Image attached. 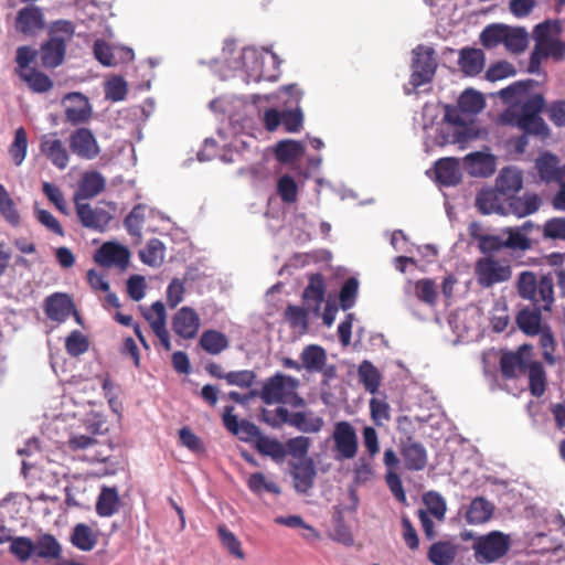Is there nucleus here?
Returning a JSON list of instances; mask_svg holds the SVG:
<instances>
[{
	"label": "nucleus",
	"instance_id": "f257e3e1",
	"mask_svg": "<svg viewBox=\"0 0 565 565\" xmlns=\"http://www.w3.org/2000/svg\"><path fill=\"white\" fill-rule=\"evenodd\" d=\"M545 106L543 95L529 97L521 107H510L501 115V122L520 128L525 135H534L542 139L550 136V129L540 113Z\"/></svg>",
	"mask_w": 565,
	"mask_h": 565
},
{
	"label": "nucleus",
	"instance_id": "f03ea898",
	"mask_svg": "<svg viewBox=\"0 0 565 565\" xmlns=\"http://www.w3.org/2000/svg\"><path fill=\"white\" fill-rule=\"evenodd\" d=\"M515 287L520 298L530 301L532 306L543 308L544 311L552 310L555 301L552 271L539 277L531 270H524L520 273Z\"/></svg>",
	"mask_w": 565,
	"mask_h": 565
},
{
	"label": "nucleus",
	"instance_id": "7ed1b4c3",
	"mask_svg": "<svg viewBox=\"0 0 565 565\" xmlns=\"http://www.w3.org/2000/svg\"><path fill=\"white\" fill-rule=\"evenodd\" d=\"M75 25L67 20H57L49 26V40L41 45V60L45 67H56L64 61L67 43L73 39Z\"/></svg>",
	"mask_w": 565,
	"mask_h": 565
},
{
	"label": "nucleus",
	"instance_id": "20e7f679",
	"mask_svg": "<svg viewBox=\"0 0 565 565\" xmlns=\"http://www.w3.org/2000/svg\"><path fill=\"white\" fill-rule=\"evenodd\" d=\"M397 430L398 450L403 458L404 466L409 471H422L428 462V455L425 446L415 438V427L408 417L398 418Z\"/></svg>",
	"mask_w": 565,
	"mask_h": 565
},
{
	"label": "nucleus",
	"instance_id": "39448f33",
	"mask_svg": "<svg viewBox=\"0 0 565 565\" xmlns=\"http://www.w3.org/2000/svg\"><path fill=\"white\" fill-rule=\"evenodd\" d=\"M509 547V537L498 531L476 537L472 544L473 556L479 564L498 561L508 553Z\"/></svg>",
	"mask_w": 565,
	"mask_h": 565
},
{
	"label": "nucleus",
	"instance_id": "423d86ee",
	"mask_svg": "<svg viewBox=\"0 0 565 565\" xmlns=\"http://www.w3.org/2000/svg\"><path fill=\"white\" fill-rule=\"evenodd\" d=\"M333 441L332 452L337 461L353 459L359 451V439L355 428L347 420L334 424L331 435Z\"/></svg>",
	"mask_w": 565,
	"mask_h": 565
},
{
	"label": "nucleus",
	"instance_id": "0eeeda50",
	"mask_svg": "<svg viewBox=\"0 0 565 565\" xmlns=\"http://www.w3.org/2000/svg\"><path fill=\"white\" fill-rule=\"evenodd\" d=\"M298 381L291 376L276 373L268 377L257 397H259L266 405L273 404H287L290 393L296 391Z\"/></svg>",
	"mask_w": 565,
	"mask_h": 565
},
{
	"label": "nucleus",
	"instance_id": "6e6552de",
	"mask_svg": "<svg viewBox=\"0 0 565 565\" xmlns=\"http://www.w3.org/2000/svg\"><path fill=\"white\" fill-rule=\"evenodd\" d=\"M475 274L478 284L483 288L507 281L511 278V266L491 256L482 257L476 263Z\"/></svg>",
	"mask_w": 565,
	"mask_h": 565
},
{
	"label": "nucleus",
	"instance_id": "1a4fd4ad",
	"mask_svg": "<svg viewBox=\"0 0 565 565\" xmlns=\"http://www.w3.org/2000/svg\"><path fill=\"white\" fill-rule=\"evenodd\" d=\"M533 355V347L523 343L515 351L503 352L500 358V371L505 380L516 379L525 374L530 367Z\"/></svg>",
	"mask_w": 565,
	"mask_h": 565
},
{
	"label": "nucleus",
	"instance_id": "9d476101",
	"mask_svg": "<svg viewBox=\"0 0 565 565\" xmlns=\"http://www.w3.org/2000/svg\"><path fill=\"white\" fill-rule=\"evenodd\" d=\"M413 54L411 84L414 87H419L433 79L437 68V61L435 58V50L429 46L418 45L413 50Z\"/></svg>",
	"mask_w": 565,
	"mask_h": 565
},
{
	"label": "nucleus",
	"instance_id": "9b49d317",
	"mask_svg": "<svg viewBox=\"0 0 565 565\" xmlns=\"http://www.w3.org/2000/svg\"><path fill=\"white\" fill-rule=\"evenodd\" d=\"M72 451H85L92 462H106L111 452L109 444L98 440L90 435L73 434L67 441Z\"/></svg>",
	"mask_w": 565,
	"mask_h": 565
},
{
	"label": "nucleus",
	"instance_id": "f8f14e48",
	"mask_svg": "<svg viewBox=\"0 0 565 565\" xmlns=\"http://www.w3.org/2000/svg\"><path fill=\"white\" fill-rule=\"evenodd\" d=\"M550 57L554 61H562L565 57V42L561 41L559 38L535 43L530 55L527 72L541 74L542 61Z\"/></svg>",
	"mask_w": 565,
	"mask_h": 565
},
{
	"label": "nucleus",
	"instance_id": "ddd939ff",
	"mask_svg": "<svg viewBox=\"0 0 565 565\" xmlns=\"http://www.w3.org/2000/svg\"><path fill=\"white\" fill-rule=\"evenodd\" d=\"M75 207L82 226L96 232H104L113 220L110 212L100 206H92L89 203L76 201Z\"/></svg>",
	"mask_w": 565,
	"mask_h": 565
},
{
	"label": "nucleus",
	"instance_id": "4468645a",
	"mask_svg": "<svg viewBox=\"0 0 565 565\" xmlns=\"http://www.w3.org/2000/svg\"><path fill=\"white\" fill-rule=\"evenodd\" d=\"M68 145L71 151L84 160H93L100 152L94 134L90 129L84 127L77 128L70 135Z\"/></svg>",
	"mask_w": 565,
	"mask_h": 565
},
{
	"label": "nucleus",
	"instance_id": "2eb2a0df",
	"mask_svg": "<svg viewBox=\"0 0 565 565\" xmlns=\"http://www.w3.org/2000/svg\"><path fill=\"white\" fill-rule=\"evenodd\" d=\"M266 56L255 49H245L243 51L242 61L243 66L246 70V83L250 82H275L278 78V74L268 73L264 70L266 63Z\"/></svg>",
	"mask_w": 565,
	"mask_h": 565
},
{
	"label": "nucleus",
	"instance_id": "dca6fc26",
	"mask_svg": "<svg viewBox=\"0 0 565 565\" xmlns=\"http://www.w3.org/2000/svg\"><path fill=\"white\" fill-rule=\"evenodd\" d=\"M234 409L232 405L224 407L222 416L224 427L243 441L249 443L254 440L256 443L262 435L260 429L248 420L243 419L238 422L237 416L234 415Z\"/></svg>",
	"mask_w": 565,
	"mask_h": 565
},
{
	"label": "nucleus",
	"instance_id": "f3484780",
	"mask_svg": "<svg viewBox=\"0 0 565 565\" xmlns=\"http://www.w3.org/2000/svg\"><path fill=\"white\" fill-rule=\"evenodd\" d=\"M65 119L72 125L87 122L92 117V106L88 98L81 93H70L64 98Z\"/></svg>",
	"mask_w": 565,
	"mask_h": 565
},
{
	"label": "nucleus",
	"instance_id": "a211bd4d",
	"mask_svg": "<svg viewBox=\"0 0 565 565\" xmlns=\"http://www.w3.org/2000/svg\"><path fill=\"white\" fill-rule=\"evenodd\" d=\"M200 317L190 307L180 308L172 319V330L183 339H193L200 329Z\"/></svg>",
	"mask_w": 565,
	"mask_h": 565
},
{
	"label": "nucleus",
	"instance_id": "6ab92c4d",
	"mask_svg": "<svg viewBox=\"0 0 565 565\" xmlns=\"http://www.w3.org/2000/svg\"><path fill=\"white\" fill-rule=\"evenodd\" d=\"M42 154L57 169L64 170L68 166L70 156L62 140L55 135H44L41 138Z\"/></svg>",
	"mask_w": 565,
	"mask_h": 565
},
{
	"label": "nucleus",
	"instance_id": "aec40b11",
	"mask_svg": "<svg viewBox=\"0 0 565 565\" xmlns=\"http://www.w3.org/2000/svg\"><path fill=\"white\" fill-rule=\"evenodd\" d=\"M38 557L52 561L53 565H86L83 562L65 558L57 540L50 534L38 537Z\"/></svg>",
	"mask_w": 565,
	"mask_h": 565
},
{
	"label": "nucleus",
	"instance_id": "412c9836",
	"mask_svg": "<svg viewBox=\"0 0 565 565\" xmlns=\"http://www.w3.org/2000/svg\"><path fill=\"white\" fill-rule=\"evenodd\" d=\"M476 206L482 214H502L507 215L505 196L499 189L481 190L476 198Z\"/></svg>",
	"mask_w": 565,
	"mask_h": 565
},
{
	"label": "nucleus",
	"instance_id": "4be33fe9",
	"mask_svg": "<svg viewBox=\"0 0 565 565\" xmlns=\"http://www.w3.org/2000/svg\"><path fill=\"white\" fill-rule=\"evenodd\" d=\"M129 250L115 243H105L95 254V262L102 266L113 265L125 269L129 263Z\"/></svg>",
	"mask_w": 565,
	"mask_h": 565
},
{
	"label": "nucleus",
	"instance_id": "5701e85b",
	"mask_svg": "<svg viewBox=\"0 0 565 565\" xmlns=\"http://www.w3.org/2000/svg\"><path fill=\"white\" fill-rule=\"evenodd\" d=\"M45 313L54 321H65L72 312H74L79 321V317L75 310L72 299L64 294H54L45 300Z\"/></svg>",
	"mask_w": 565,
	"mask_h": 565
},
{
	"label": "nucleus",
	"instance_id": "b1692460",
	"mask_svg": "<svg viewBox=\"0 0 565 565\" xmlns=\"http://www.w3.org/2000/svg\"><path fill=\"white\" fill-rule=\"evenodd\" d=\"M535 169L540 178L545 182L565 181V166L559 167V160L556 156L544 152L535 160Z\"/></svg>",
	"mask_w": 565,
	"mask_h": 565
},
{
	"label": "nucleus",
	"instance_id": "393cba45",
	"mask_svg": "<svg viewBox=\"0 0 565 565\" xmlns=\"http://www.w3.org/2000/svg\"><path fill=\"white\" fill-rule=\"evenodd\" d=\"M106 186V180L98 171H87L83 173L78 181V189L74 201L93 199L100 194Z\"/></svg>",
	"mask_w": 565,
	"mask_h": 565
},
{
	"label": "nucleus",
	"instance_id": "a878e982",
	"mask_svg": "<svg viewBox=\"0 0 565 565\" xmlns=\"http://www.w3.org/2000/svg\"><path fill=\"white\" fill-rule=\"evenodd\" d=\"M34 60L35 50L31 46L24 45L18 47L15 55V74L35 92V67L31 66Z\"/></svg>",
	"mask_w": 565,
	"mask_h": 565
},
{
	"label": "nucleus",
	"instance_id": "bb28decb",
	"mask_svg": "<svg viewBox=\"0 0 565 565\" xmlns=\"http://www.w3.org/2000/svg\"><path fill=\"white\" fill-rule=\"evenodd\" d=\"M542 311L544 309L536 306L522 308L515 317L519 329L530 337L541 333L545 326L542 323Z\"/></svg>",
	"mask_w": 565,
	"mask_h": 565
},
{
	"label": "nucleus",
	"instance_id": "cd10ccee",
	"mask_svg": "<svg viewBox=\"0 0 565 565\" xmlns=\"http://www.w3.org/2000/svg\"><path fill=\"white\" fill-rule=\"evenodd\" d=\"M507 201V214H513L518 217H524L539 211L542 200L535 193H524L523 196L505 198Z\"/></svg>",
	"mask_w": 565,
	"mask_h": 565
},
{
	"label": "nucleus",
	"instance_id": "c85d7f7f",
	"mask_svg": "<svg viewBox=\"0 0 565 565\" xmlns=\"http://www.w3.org/2000/svg\"><path fill=\"white\" fill-rule=\"evenodd\" d=\"M437 181L446 186L456 185L461 180L459 160L456 158H443L435 163Z\"/></svg>",
	"mask_w": 565,
	"mask_h": 565
},
{
	"label": "nucleus",
	"instance_id": "c756f323",
	"mask_svg": "<svg viewBox=\"0 0 565 565\" xmlns=\"http://www.w3.org/2000/svg\"><path fill=\"white\" fill-rule=\"evenodd\" d=\"M459 546L451 541L434 542L427 552L428 561L434 565H450L458 555Z\"/></svg>",
	"mask_w": 565,
	"mask_h": 565
},
{
	"label": "nucleus",
	"instance_id": "7c9ffc66",
	"mask_svg": "<svg viewBox=\"0 0 565 565\" xmlns=\"http://www.w3.org/2000/svg\"><path fill=\"white\" fill-rule=\"evenodd\" d=\"M292 468V478L296 490L298 492L306 493L312 488L317 476L313 460L311 458H306L305 460L294 465Z\"/></svg>",
	"mask_w": 565,
	"mask_h": 565
},
{
	"label": "nucleus",
	"instance_id": "2f4dec72",
	"mask_svg": "<svg viewBox=\"0 0 565 565\" xmlns=\"http://www.w3.org/2000/svg\"><path fill=\"white\" fill-rule=\"evenodd\" d=\"M326 296V284L322 274H312L309 277V284L303 290L302 298L310 305L312 302V311L319 315L322 302Z\"/></svg>",
	"mask_w": 565,
	"mask_h": 565
},
{
	"label": "nucleus",
	"instance_id": "473e14b6",
	"mask_svg": "<svg viewBox=\"0 0 565 565\" xmlns=\"http://www.w3.org/2000/svg\"><path fill=\"white\" fill-rule=\"evenodd\" d=\"M486 56L482 50L465 47L460 51L458 64L468 76H476L484 67Z\"/></svg>",
	"mask_w": 565,
	"mask_h": 565
},
{
	"label": "nucleus",
	"instance_id": "72a5a7b5",
	"mask_svg": "<svg viewBox=\"0 0 565 565\" xmlns=\"http://www.w3.org/2000/svg\"><path fill=\"white\" fill-rule=\"evenodd\" d=\"M522 173L516 168H503L495 180V188L499 189L505 198L516 194L522 189Z\"/></svg>",
	"mask_w": 565,
	"mask_h": 565
},
{
	"label": "nucleus",
	"instance_id": "f704fd0d",
	"mask_svg": "<svg viewBox=\"0 0 565 565\" xmlns=\"http://www.w3.org/2000/svg\"><path fill=\"white\" fill-rule=\"evenodd\" d=\"M290 426L303 434H318L324 426L321 416L315 415L313 412H294L291 415Z\"/></svg>",
	"mask_w": 565,
	"mask_h": 565
},
{
	"label": "nucleus",
	"instance_id": "c9c22d12",
	"mask_svg": "<svg viewBox=\"0 0 565 565\" xmlns=\"http://www.w3.org/2000/svg\"><path fill=\"white\" fill-rule=\"evenodd\" d=\"M302 367L310 373L322 372L327 363L326 350L317 344H309L303 348L300 354Z\"/></svg>",
	"mask_w": 565,
	"mask_h": 565
},
{
	"label": "nucleus",
	"instance_id": "e433bc0d",
	"mask_svg": "<svg viewBox=\"0 0 565 565\" xmlns=\"http://www.w3.org/2000/svg\"><path fill=\"white\" fill-rule=\"evenodd\" d=\"M494 507L482 497L475 498L465 514L469 524H482L489 521L493 514Z\"/></svg>",
	"mask_w": 565,
	"mask_h": 565
},
{
	"label": "nucleus",
	"instance_id": "4c0bfd02",
	"mask_svg": "<svg viewBox=\"0 0 565 565\" xmlns=\"http://www.w3.org/2000/svg\"><path fill=\"white\" fill-rule=\"evenodd\" d=\"M71 543L78 550L89 552L98 543V533L85 523H78L73 527Z\"/></svg>",
	"mask_w": 565,
	"mask_h": 565
},
{
	"label": "nucleus",
	"instance_id": "58836bf2",
	"mask_svg": "<svg viewBox=\"0 0 565 565\" xmlns=\"http://www.w3.org/2000/svg\"><path fill=\"white\" fill-rule=\"evenodd\" d=\"M305 153V147L300 141L286 139L280 140L274 148V154L280 163H291Z\"/></svg>",
	"mask_w": 565,
	"mask_h": 565
},
{
	"label": "nucleus",
	"instance_id": "ea45409f",
	"mask_svg": "<svg viewBox=\"0 0 565 565\" xmlns=\"http://www.w3.org/2000/svg\"><path fill=\"white\" fill-rule=\"evenodd\" d=\"M119 495L116 488L104 487L96 502V512L99 516L108 518L119 509Z\"/></svg>",
	"mask_w": 565,
	"mask_h": 565
},
{
	"label": "nucleus",
	"instance_id": "a19ab883",
	"mask_svg": "<svg viewBox=\"0 0 565 565\" xmlns=\"http://www.w3.org/2000/svg\"><path fill=\"white\" fill-rule=\"evenodd\" d=\"M529 366L526 373L530 393L534 397H541L546 391V372L540 361H534Z\"/></svg>",
	"mask_w": 565,
	"mask_h": 565
},
{
	"label": "nucleus",
	"instance_id": "79ce46f5",
	"mask_svg": "<svg viewBox=\"0 0 565 565\" xmlns=\"http://www.w3.org/2000/svg\"><path fill=\"white\" fill-rule=\"evenodd\" d=\"M200 347L212 355H217L228 348L226 335L216 330H205L200 338Z\"/></svg>",
	"mask_w": 565,
	"mask_h": 565
},
{
	"label": "nucleus",
	"instance_id": "37998d69",
	"mask_svg": "<svg viewBox=\"0 0 565 565\" xmlns=\"http://www.w3.org/2000/svg\"><path fill=\"white\" fill-rule=\"evenodd\" d=\"M465 168L471 175H488L492 172V161L489 154L472 152L463 159Z\"/></svg>",
	"mask_w": 565,
	"mask_h": 565
},
{
	"label": "nucleus",
	"instance_id": "c03bdc74",
	"mask_svg": "<svg viewBox=\"0 0 565 565\" xmlns=\"http://www.w3.org/2000/svg\"><path fill=\"white\" fill-rule=\"evenodd\" d=\"M360 382L366 392L375 394L381 385V374L379 370L367 360H364L358 370Z\"/></svg>",
	"mask_w": 565,
	"mask_h": 565
},
{
	"label": "nucleus",
	"instance_id": "a18cd8bd",
	"mask_svg": "<svg viewBox=\"0 0 565 565\" xmlns=\"http://www.w3.org/2000/svg\"><path fill=\"white\" fill-rule=\"evenodd\" d=\"M284 317L292 330L299 334L307 333L309 328L307 309L299 306L288 305L285 309Z\"/></svg>",
	"mask_w": 565,
	"mask_h": 565
},
{
	"label": "nucleus",
	"instance_id": "49530a36",
	"mask_svg": "<svg viewBox=\"0 0 565 565\" xmlns=\"http://www.w3.org/2000/svg\"><path fill=\"white\" fill-rule=\"evenodd\" d=\"M139 257L146 265L159 267L164 258V245L158 238L148 241L146 247L139 252Z\"/></svg>",
	"mask_w": 565,
	"mask_h": 565
},
{
	"label": "nucleus",
	"instance_id": "de8ad7c7",
	"mask_svg": "<svg viewBox=\"0 0 565 565\" xmlns=\"http://www.w3.org/2000/svg\"><path fill=\"white\" fill-rule=\"evenodd\" d=\"M277 195L285 204H294L298 200L299 188L290 174H282L277 179Z\"/></svg>",
	"mask_w": 565,
	"mask_h": 565
},
{
	"label": "nucleus",
	"instance_id": "09e8293b",
	"mask_svg": "<svg viewBox=\"0 0 565 565\" xmlns=\"http://www.w3.org/2000/svg\"><path fill=\"white\" fill-rule=\"evenodd\" d=\"M0 214L10 225L14 227L20 225L21 218L15 202L2 184H0Z\"/></svg>",
	"mask_w": 565,
	"mask_h": 565
},
{
	"label": "nucleus",
	"instance_id": "8fccbe9b",
	"mask_svg": "<svg viewBox=\"0 0 565 565\" xmlns=\"http://www.w3.org/2000/svg\"><path fill=\"white\" fill-rule=\"evenodd\" d=\"M255 448L259 454L268 456L276 461L282 460L287 456L284 444L263 434L256 440Z\"/></svg>",
	"mask_w": 565,
	"mask_h": 565
},
{
	"label": "nucleus",
	"instance_id": "3c124183",
	"mask_svg": "<svg viewBox=\"0 0 565 565\" xmlns=\"http://www.w3.org/2000/svg\"><path fill=\"white\" fill-rule=\"evenodd\" d=\"M503 44L512 53H521L527 46V33L522 28H510L505 25Z\"/></svg>",
	"mask_w": 565,
	"mask_h": 565
},
{
	"label": "nucleus",
	"instance_id": "603ef678",
	"mask_svg": "<svg viewBox=\"0 0 565 565\" xmlns=\"http://www.w3.org/2000/svg\"><path fill=\"white\" fill-rule=\"evenodd\" d=\"M423 502L428 515H433L437 521L443 522L447 512L446 500L437 491H428L423 495Z\"/></svg>",
	"mask_w": 565,
	"mask_h": 565
},
{
	"label": "nucleus",
	"instance_id": "864d4df0",
	"mask_svg": "<svg viewBox=\"0 0 565 565\" xmlns=\"http://www.w3.org/2000/svg\"><path fill=\"white\" fill-rule=\"evenodd\" d=\"M146 205L137 204L124 220V225L131 236L141 237V228L146 217Z\"/></svg>",
	"mask_w": 565,
	"mask_h": 565
},
{
	"label": "nucleus",
	"instance_id": "5fc2aeb1",
	"mask_svg": "<svg viewBox=\"0 0 565 565\" xmlns=\"http://www.w3.org/2000/svg\"><path fill=\"white\" fill-rule=\"evenodd\" d=\"M537 335H540L539 342L542 349V356L544 361L550 365H554L556 363V341L551 327L548 324H545L544 329H542L541 333H539Z\"/></svg>",
	"mask_w": 565,
	"mask_h": 565
},
{
	"label": "nucleus",
	"instance_id": "6e6d98bb",
	"mask_svg": "<svg viewBox=\"0 0 565 565\" xmlns=\"http://www.w3.org/2000/svg\"><path fill=\"white\" fill-rule=\"evenodd\" d=\"M458 107L463 113L477 114L484 107V98L480 93L467 89L460 95Z\"/></svg>",
	"mask_w": 565,
	"mask_h": 565
},
{
	"label": "nucleus",
	"instance_id": "4d7b16f0",
	"mask_svg": "<svg viewBox=\"0 0 565 565\" xmlns=\"http://www.w3.org/2000/svg\"><path fill=\"white\" fill-rule=\"evenodd\" d=\"M88 338L79 330L72 331L65 339V350L71 356H79L88 351Z\"/></svg>",
	"mask_w": 565,
	"mask_h": 565
},
{
	"label": "nucleus",
	"instance_id": "13d9d810",
	"mask_svg": "<svg viewBox=\"0 0 565 565\" xmlns=\"http://www.w3.org/2000/svg\"><path fill=\"white\" fill-rule=\"evenodd\" d=\"M374 459L370 456H361L354 463L353 476L358 484H364L374 478L375 471L373 467Z\"/></svg>",
	"mask_w": 565,
	"mask_h": 565
},
{
	"label": "nucleus",
	"instance_id": "bf43d9fd",
	"mask_svg": "<svg viewBox=\"0 0 565 565\" xmlns=\"http://www.w3.org/2000/svg\"><path fill=\"white\" fill-rule=\"evenodd\" d=\"M562 28L557 20H546L534 28L533 36L535 43L546 42L559 38Z\"/></svg>",
	"mask_w": 565,
	"mask_h": 565
},
{
	"label": "nucleus",
	"instance_id": "052dcab7",
	"mask_svg": "<svg viewBox=\"0 0 565 565\" xmlns=\"http://www.w3.org/2000/svg\"><path fill=\"white\" fill-rule=\"evenodd\" d=\"M217 533L222 545L228 551L230 554L239 559L245 558V553L242 550V544L233 532L227 530L225 525H220L217 529Z\"/></svg>",
	"mask_w": 565,
	"mask_h": 565
},
{
	"label": "nucleus",
	"instance_id": "680f3d73",
	"mask_svg": "<svg viewBox=\"0 0 565 565\" xmlns=\"http://www.w3.org/2000/svg\"><path fill=\"white\" fill-rule=\"evenodd\" d=\"M15 29L23 34H32L35 29V4L30 3L28 7L18 12L15 19Z\"/></svg>",
	"mask_w": 565,
	"mask_h": 565
},
{
	"label": "nucleus",
	"instance_id": "e2e57ef3",
	"mask_svg": "<svg viewBox=\"0 0 565 565\" xmlns=\"http://www.w3.org/2000/svg\"><path fill=\"white\" fill-rule=\"evenodd\" d=\"M285 451H287V455L297 458V459H306L310 446H311V439L307 436H297L289 438L285 444Z\"/></svg>",
	"mask_w": 565,
	"mask_h": 565
},
{
	"label": "nucleus",
	"instance_id": "0e129e2a",
	"mask_svg": "<svg viewBox=\"0 0 565 565\" xmlns=\"http://www.w3.org/2000/svg\"><path fill=\"white\" fill-rule=\"evenodd\" d=\"M505 25L491 24L484 28L480 34V42L487 49H492L499 44H503Z\"/></svg>",
	"mask_w": 565,
	"mask_h": 565
},
{
	"label": "nucleus",
	"instance_id": "69168bd1",
	"mask_svg": "<svg viewBox=\"0 0 565 565\" xmlns=\"http://www.w3.org/2000/svg\"><path fill=\"white\" fill-rule=\"evenodd\" d=\"M247 487L256 494H260L264 491L275 494L280 493L279 487L275 482L266 480V477L262 472L252 473L247 480Z\"/></svg>",
	"mask_w": 565,
	"mask_h": 565
},
{
	"label": "nucleus",
	"instance_id": "338daca9",
	"mask_svg": "<svg viewBox=\"0 0 565 565\" xmlns=\"http://www.w3.org/2000/svg\"><path fill=\"white\" fill-rule=\"evenodd\" d=\"M359 281L354 277L348 278L341 287L339 299L343 310L352 308L358 297Z\"/></svg>",
	"mask_w": 565,
	"mask_h": 565
},
{
	"label": "nucleus",
	"instance_id": "774afa93",
	"mask_svg": "<svg viewBox=\"0 0 565 565\" xmlns=\"http://www.w3.org/2000/svg\"><path fill=\"white\" fill-rule=\"evenodd\" d=\"M371 418L376 426H383L391 419V408L384 398L373 397L370 401Z\"/></svg>",
	"mask_w": 565,
	"mask_h": 565
}]
</instances>
